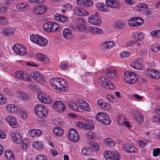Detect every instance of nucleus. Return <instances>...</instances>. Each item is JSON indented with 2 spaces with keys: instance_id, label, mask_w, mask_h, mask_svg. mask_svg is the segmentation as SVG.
I'll return each mask as SVG.
<instances>
[{
  "instance_id": "a18cd8bd",
  "label": "nucleus",
  "mask_w": 160,
  "mask_h": 160,
  "mask_svg": "<svg viewBox=\"0 0 160 160\" xmlns=\"http://www.w3.org/2000/svg\"><path fill=\"white\" fill-rule=\"evenodd\" d=\"M106 74L109 78L112 79L114 78V75L116 74V71H113V72L110 70H108L106 71Z\"/></svg>"
},
{
  "instance_id": "6e6552de",
  "label": "nucleus",
  "mask_w": 160,
  "mask_h": 160,
  "mask_svg": "<svg viewBox=\"0 0 160 160\" xmlns=\"http://www.w3.org/2000/svg\"><path fill=\"white\" fill-rule=\"evenodd\" d=\"M78 24L76 26L78 29L80 31H82L84 30L87 31V28H86V24L85 22L80 18H78Z\"/></svg>"
},
{
  "instance_id": "c85d7f7f",
  "label": "nucleus",
  "mask_w": 160,
  "mask_h": 160,
  "mask_svg": "<svg viewBox=\"0 0 160 160\" xmlns=\"http://www.w3.org/2000/svg\"><path fill=\"white\" fill-rule=\"evenodd\" d=\"M97 104L99 107L104 109L108 110L109 108L107 103L104 102L102 99H99L98 100Z\"/></svg>"
},
{
  "instance_id": "bb28decb",
  "label": "nucleus",
  "mask_w": 160,
  "mask_h": 160,
  "mask_svg": "<svg viewBox=\"0 0 160 160\" xmlns=\"http://www.w3.org/2000/svg\"><path fill=\"white\" fill-rule=\"evenodd\" d=\"M52 22H47L43 25V28L45 31L47 32H52Z\"/></svg>"
},
{
  "instance_id": "a211bd4d",
  "label": "nucleus",
  "mask_w": 160,
  "mask_h": 160,
  "mask_svg": "<svg viewBox=\"0 0 160 160\" xmlns=\"http://www.w3.org/2000/svg\"><path fill=\"white\" fill-rule=\"evenodd\" d=\"M109 80L108 81V79L104 77H102L98 81V82L103 87L106 88H107V86H109Z\"/></svg>"
},
{
  "instance_id": "2f4dec72",
  "label": "nucleus",
  "mask_w": 160,
  "mask_h": 160,
  "mask_svg": "<svg viewBox=\"0 0 160 160\" xmlns=\"http://www.w3.org/2000/svg\"><path fill=\"white\" fill-rule=\"evenodd\" d=\"M136 9L138 11H145L148 8L147 5L146 4L141 3L137 5L135 7Z\"/></svg>"
},
{
  "instance_id": "4c0bfd02",
  "label": "nucleus",
  "mask_w": 160,
  "mask_h": 160,
  "mask_svg": "<svg viewBox=\"0 0 160 160\" xmlns=\"http://www.w3.org/2000/svg\"><path fill=\"white\" fill-rule=\"evenodd\" d=\"M106 115L105 113L99 112L97 114L96 118L100 123L102 122V120L104 119V118Z\"/></svg>"
},
{
  "instance_id": "bf43d9fd",
  "label": "nucleus",
  "mask_w": 160,
  "mask_h": 160,
  "mask_svg": "<svg viewBox=\"0 0 160 160\" xmlns=\"http://www.w3.org/2000/svg\"><path fill=\"white\" fill-rule=\"evenodd\" d=\"M84 128H85V129H93L95 127L92 124L85 123Z\"/></svg>"
},
{
  "instance_id": "774afa93",
  "label": "nucleus",
  "mask_w": 160,
  "mask_h": 160,
  "mask_svg": "<svg viewBox=\"0 0 160 160\" xmlns=\"http://www.w3.org/2000/svg\"><path fill=\"white\" fill-rule=\"evenodd\" d=\"M120 56L123 58H126L128 57L130 55V53L129 52H127L124 51L120 53Z\"/></svg>"
},
{
  "instance_id": "338daca9",
  "label": "nucleus",
  "mask_w": 160,
  "mask_h": 160,
  "mask_svg": "<svg viewBox=\"0 0 160 160\" xmlns=\"http://www.w3.org/2000/svg\"><path fill=\"white\" fill-rule=\"evenodd\" d=\"M115 27L118 28H122L124 27V24L121 22H117L115 24Z\"/></svg>"
},
{
  "instance_id": "09e8293b",
  "label": "nucleus",
  "mask_w": 160,
  "mask_h": 160,
  "mask_svg": "<svg viewBox=\"0 0 160 160\" xmlns=\"http://www.w3.org/2000/svg\"><path fill=\"white\" fill-rule=\"evenodd\" d=\"M8 20L4 17H0V24L2 25H6L9 24Z\"/></svg>"
},
{
  "instance_id": "6ab92c4d",
  "label": "nucleus",
  "mask_w": 160,
  "mask_h": 160,
  "mask_svg": "<svg viewBox=\"0 0 160 160\" xmlns=\"http://www.w3.org/2000/svg\"><path fill=\"white\" fill-rule=\"evenodd\" d=\"M6 109L7 111L10 113L17 112L18 110V108L13 104L8 105L6 107Z\"/></svg>"
},
{
  "instance_id": "680f3d73",
  "label": "nucleus",
  "mask_w": 160,
  "mask_h": 160,
  "mask_svg": "<svg viewBox=\"0 0 160 160\" xmlns=\"http://www.w3.org/2000/svg\"><path fill=\"white\" fill-rule=\"evenodd\" d=\"M33 133H34V135H36L37 137H38L41 135L42 132L39 129H35L33 130Z\"/></svg>"
},
{
  "instance_id": "8fccbe9b",
  "label": "nucleus",
  "mask_w": 160,
  "mask_h": 160,
  "mask_svg": "<svg viewBox=\"0 0 160 160\" xmlns=\"http://www.w3.org/2000/svg\"><path fill=\"white\" fill-rule=\"evenodd\" d=\"M105 143L107 145L111 146H114V143L110 138H107L105 139Z\"/></svg>"
},
{
  "instance_id": "864d4df0",
  "label": "nucleus",
  "mask_w": 160,
  "mask_h": 160,
  "mask_svg": "<svg viewBox=\"0 0 160 160\" xmlns=\"http://www.w3.org/2000/svg\"><path fill=\"white\" fill-rule=\"evenodd\" d=\"M128 24L130 26L132 27H136L135 21V17L132 18L131 19H130L128 21Z\"/></svg>"
},
{
  "instance_id": "79ce46f5",
  "label": "nucleus",
  "mask_w": 160,
  "mask_h": 160,
  "mask_svg": "<svg viewBox=\"0 0 160 160\" xmlns=\"http://www.w3.org/2000/svg\"><path fill=\"white\" fill-rule=\"evenodd\" d=\"M80 110L82 111V112L83 110L89 112L91 110V108L89 105L88 103H86V105H82L80 104Z\"/></svg>"
},
{
  "instance_id": "c756f323",
  "label": "nucleus",
  "mask_w": 160,
  "mask_h": 160,
  "mask_svg": "<svg viewBox=\"0 0 160 160\" xmlns=\"http://www.w3.org/2000/svg\"><path fill=\"white\" fill-rule=\"evenodd\" d=\"M92 150L88 147H85L83 148L82 151V154L85 156H88L92 154Z\"/></svg>"
},
{
  "instance_id": "0e129e2a",
  "label": "nucleus",
  "mask_w": 160,
  "mask_h": 160,
  "mask_svg": "<svg viewBox=\"0 0 160 160\" xmlns=\"http://www.w3.org/2000/svg\"><path fill=\"white\" fill-rule=\"evenodd\" d=\"M36 159V160H47V158L43 155H39L37 156Z\"/></svg>"
},
{
  "instance_id": "3c124183",
  "label": "nucleus",
  "mask_w": 160,
  "mask_h": 160,
  "mask_svg": "<svg viewBox=\"0 0 160 160\" xmlns=\"http://www.w3.org/2000/svg\"><path fill=\"white\" fill-rule=\"evenodd\" d=\"M84 2L83 3V7H91L93 5V2L89 0H84Z\"/></svg>"
},
{
  "instance_id": "58836bf2",
  "label": "nucleus",
  "mask_w": 160,
  "mask_h": 160,
  "mask_svg": "<svg viewBox=\"0 0 160 160\" xmlns=\"http://www.w3.org/2000/svg\"><path fill=\"white\" fill-rule=\"evenodd\" d=\"M28 5L25 2H20L17 3L16 5V7L18 9L21 8L22 10L24 11V10L26 9V8L28 7Z\"/></svg>"
},
{
  "instance_id": "aec40b11",
  "label": "nucleus",
  "mask_w": 160,
  "mask_h": 160,
  "mask_svg": "<svg viewBox=\"0 0 160 160\" xmlns=\"http://www.w3.org/2000/svg\"><path fill=\"white\" fill-rule=\"evenodd\" d=\"M55 18L56 20L62 23L66 22L68 20V18L66 16L59 14L55 15Z\"/></svg>"
},
{
  "instance_id": "ea45409f",
  "label": "nucleus",
  "mask_w": 160,
  "mask_h": 160,
  "mask_svg": "<svg viewBox=\"0 0 160 160\" xmlns=\"http://www.w3.org/2000/svg\"><path fill=\"white\" fill-rule=\"evenodd\" d=\"M40 37L41 36L38 35L32 34L30 36V40L32 42L37 44Z\"/></svg>"
},
{
  "instance_id": "b1692460",
  "label": "nucleus",
  "mask_w": 160,
  "mask_h": 160,
  "mask_svg": "<svg viewBox=\"0 0 160 160\" xmlns=\"http://www.w3.org/2000/svg\"><path fill=\"white\" fill-rule=\"evenodd\" d=\"M130 65L132 67L137 70H140L142 68V65L138 61L132 62Z\"/></svg>"
},
{
  "instance_id": "052dcab7",
  "label": "nucleus",
  "mask_w": 160,
  "mask_h": 160,
  "mask_svg": "<svg viewBox=\"0 0 160 160\" xmlns=\"http://www.w3.org/2000/svg\"><path fill=\"white\" fill-rule=\"evenodd\" d=\"M120 6V4L117 1L113 0L111 8H118Z\"/></svg>"
},
{
  "instance_id": "a19ab883",
  "label": "nucleus",
  "mask_w": 160,
  "mask_h": 160,
  "mask_svg": "<svg viewBox=\"0 0 160 160\" xmlns=\"http://www.w3.org/2000/svg\"><path fill=\"white\" fill-rule=\"evenodd\" d=\"M136 27H139L143 23V19L140 17H135Z\"/></svg>"
},
{
  "instance_id": "412c9836",
  "label": "nucleus",
  "mask_w": 160,
  "mask_h": 160,
  "mask_svg": "<svg viewBox=\"0 0 160 160\" xmlns=\"http://www.w3.org/2000/svg\"><path fill=\"white\" fill-rule=\"evenodd\" d=\"M17 95L18 97L23 100H25L27 99L30 98V97L28 94L22 92L21 91H17Z\"/></svg>"
},
{
  "instance_id": "393cba45",
  "label": "nucleus",
  "mask_w": 160,
  "mask_h": 160,
  "mask_svg": "<svg viewBox=\"0 0 160 160\" xmlns=\"http://www.w3.org/2000/svg\"><path fill=\"white\" fill-rule=\"evenodd\" d=\"M87 30L88 32H93L94 33L100 34L102 33V30L95 27L88 28H87Z\"/></svg>"
},
{
  "instance_id": "5fc2aeb1",
  "label": "nucleus",
  "mask_w": 160,
  "mask_h": 160,
  "mask_svg": "<svg viewBox=\"0 0 160 160\" xmlns=\"http://www.w3.org/2000/svg\"><path fill=\"white\" fill-rule=\"evenodd\" d=\"M52 32L57 31L59 29V26L56 23L52 22Z\"/></svg>"
},
{
  "instance_id": "4468645a",
  "label": "nucleus",
  "mask_w": 160,
  "mask_h": 160,
  "mask_svg": "<svg viewBox=\"0 0 160 160\" xmlns=\"http://www.w3.org/2000/svg\"><path fill=\"white\" fill-rule=\"evenodd\" d=\"M12 139L17 144L20 143L22 142V138L20 134L18 132H14L11 135Z\"/></svg>"
},
{
  "instance_id": "de8ad7c7",
  "label": "nucleus",
  "mask_w": 160,
  "mask_h": 160,
  "mask_svg": "<svg viewBox=\"0 0 160 160\" xmlns=\"http://www.w3.org/2000/svg\"><path fill=\"white\" fill-rule=\"evenodd\" d=\"M113 154L110 151H107L104 154V156L107 160H111L112 158Z\"/></svg>"
},
{
  "instance_id": "ddd939ff",
  "label": "nucleus",
  "mask_w": 160,
  "mask_h": 160,
  "mask_svg": "<svg viewBox=\"0 0 160 160\" xmlns=\"http://www.w3.org/2000/svg\"><path fill=\"white\" fill-rule=\"evenodd\" d=\"M125 150L128 152H138L137 149L130 144L126 143L124 146Z\"/></svg>"
},
{
  "instance_id": "0eeeda50",
  "label": "nucleus",
  "mask_w": 160,
  "mask_h": 160,
  "mask_svg": "<svg viewBox=\"0 0 160 160\" xmlns=\"http://www.w3.org/2000/svg\"><path fill=\"white\" fill-rule=\"evenodd\" d=\"M47 7L44 6H38L33 8V11L36 15H41L47 11Z\"/></svg>"
},
{
  "instance_id": "49530a36",
  "label": "nucleus",
  "mask_w": 160,
  "mask_h": 160,
  "mask_svg": "<svg viewBox=\"0 0 160 160\" xmlns=\"http://www.w3.org/2000/svg\"><path fill=\"white\" fill-rule=\"evenodd\" d=\"M151 35L155 38L160 37V30H154L151 32Z\"/></svg>"
},
{
  "instance_id": "c9c22d12",
  "label": "nucleus",
  "mask_w": 160,
  "mask_h": 160,
  "mask_svg": "<svg viewBox=\"0 0 160 160\" xmlns=\"http://www.w3.org/2000/svg\"><path fill=\"white\" fill-rule=\"evenodd\" d=\"M134 36V39L137 41H142L144 38V36L143 33L142 32L140 33H136Z\"/></svg>"
},
{
  "instance_id": "f704fd0d",
  "label": "nucleus",
  "mask_w": 160,
  "mask_h": 160,
  "mask_svg": "<svg viewBox=\"0 0 160 160\" xmlns=\"http://www.w3.org/2000/svg\"><path fill=\"white\" fill-rule=\"evenodd\" d=\"M31 75L34 79H36L38 81L41 80L42 78V77L40 75V73L37 71L32 72Z\"/></svg>"
},
{
  "instance_id": "dca6fc26",
  "label": "nucleus",
  "mask_w": 160,
  "mask_h": 160,
  "mask_svg": "<svg viewBox=\"0 0 160 160\" xmlns=\"http://www.w3.org/2000/svg\"><path fill=\"white\" fill-rule=\"evenodd\" d=\"M74 13L80 16H86L88 14V12L84 9L81 8H76L74 10Z\"/></svg>"
},
{
  "instance_id": "9d476101",
  "label": "nucleus",
  "mask_w": 160,
  "mask_h": 160,
  "mask_svg": "<svg viewBox=\"0 0 160 160\" xmlns=\"http://www.w3.org/2000/svg\"><path fill=\"white\" fill-rule=\"evenodd\" d=\"M54 109L57 111H63L65 109V106L63 103L61 101H57L55 102L54 104Z\"/></svg>"
},
{
  "instance_id": "4d7b16f0",
  "label": "nucleus",
  "mask_w": 160,
  "mask_h": 160,
  "mask_svg": "<svg viewBox=\"0 0 160 160\" xmlns=\"http://www.w3.org/2000/svg\"><path fill=\"white\" fill-rule=\"evenodd\" d=\"M121 158V156L118 152H115L113 154L112 159L114 160H119Z\"/></svg>"
},
{
  "instance_id": "e433bc0d",
  "label": "nucleus",
  "mask_w": 160,
  "mask_h": 160,
  "mask_svg": "<svg viewBox=\"0 0 160 160\" xmlns=\"http://www.w3.org/2000/svg\"><path fill=\"white\" fill-rule=\"evenodd\" d=\"M102 122L100 123L103 125H108L111 123V120L108 115L107 114L104 118V119L102 120Z\"/></svg>"
},
{
  "instance_id": "7c9ffc66",
  "label": "nucleus",
  "mask_w": 160,
  "mask_h": 160,
  "mask_svg": "<svg viewBox=\"0 0 160 160\" xmlns=\"http://www.w3.org/2000/svg\"><path fill=\"white\" fill-rule=\"evenodd\" d=\"M47 43V40L46 38L41 36L39 39L38 42L37 44H38L41 46L44 47L46 46Z\"/></svg>"
},
{
  "instance_id": "473e14b6",
  "label": "nucleus",
  "mask_w": 160,
  "mask_h": 160,
  "mask_svg": "<svg viewBox=\"0 0 160 160\" xmlns=\"http://www.w3.org/2000/svg\"><path fill=\"white\" fill-rule=\"evenodd\" d=\"M14 29L12 28H7L3 31V33L7 36L12 35L14 32Z\"/></svg>"
},
{
  "instance_id": "f257e3e1",
  "label": "nucleus",
  "mask_w": 160,
  "mask_h": 160,
  "mask_svg": "<svg viewBox=\"0 0 160 160\" xmlns=\"http://www.w3.org/2000/svg\"><path fill=\"white\" fill-rule=\"evenodd\" d=\"M50 84L54 89L60 91H66L68 88V85L63 78H54L51 80Z\"/></svg>"
},
{
  "instance_id": "c03bdc74",
  "label": "nucleus",
  "mask_w": 160,
  "mask_h": 160,
  "mask_svg": "<svg viewBox=\"0 0 160 160\" xmlns=\"http://www.w3.org/2000/svg\"><path fill=\"white\" fill-rule=\"evenodd\" d=\"M86 138L89 140L92 141L95 136L94 133L91 132H88L86 134Z\"/></svg>"
},
{
  "instance_id": "39448f33",
  "label": "nucleus",
  "mask_w": 160,
  "mask_h": 160,
  "mask_svg": "<svg viewBox=\"0 0 160 160\" xmlns=\"http://www.w3.org/2000/svg\"><path fill=\"white\" fill-rule=\"evenodd\" d=\"M88 21L90 23L94 25H99L102 22L101 19H99V17L97 12L90 16L88 18Z\"/></svg>"
},
{
  "instance_id": "5701e85b",
  "label": "nucleus",
  "mask_w": 160,
  "mask_h": 160,
  "mask_svg": "<svg viewBox=\"0 0 160 160\" xmlns=\"http://www.w3.org/2000/svg\"><path fill=\"white\" fill-rule=\"evenodd\" d=\"M4 155L8 160H15L14 154L11 150H6L4 152Z\"/></svg>"
},
{
  "instance_id": "f03ea898",
  "label": "nucleus",
  "mask_w": 160,
  "mask_h": 160,
  "mask_svg": "<svg viewBox=\"0 0 160 160\" xmlns=\"http://www.w3.org/2000/svg\"><path fill=\"white\" fill-rule=\"evenodd\" d=\"M125 81L129 84L134 83L137 80L138 77L134 72L127 71L124 73Z\"/></svg>"
},
{
  "instance_id": "7ed1b4c3",
  "label": "nucleus",
  "mask_w": 160,
  "mask_h": 160,
  "mask_svg": "<svg viewBox=\"0 0 160 160\" xmlns=\"http://www.w3.org/2000/svg\"><path fill=\"white\" fill-rule=\"evenodd\" d=\"M68 139L72 142H76L79 139V137L76 129L73 128H71L68 132Z\"/></svg>"
},
{
  "instance_id": "69168bd1",
  "label": "nucleus",
  "mask_w": 160,
  "mask_h": 160,
  "mask_svg": "<svg viewBox=\"0 0 160 160\" xmlns=\"http://www.w3.org/2000/svg\"><path fill=\"white\" fill-rule=\"evenodd\" d=\"M17 75L18 77L21 78H24L25 75L23 74V72L21 71H18L17 72Z\"/></svg>"
},
{
  "instance_id": "9b49d317",
  "label": "nucleus",
  "mask_w": 160,
  "mask_h": 160,
  "mask_svg": "<svg viewBox=\"0 0 160 160\" xmlns=\"http://www.w3.org/2000/svg\"><path fill=\"white\" fill-rule=\"evenodd\" d=\"M37 98L40 101L45 103L49 104L51 102L49 97H46L42 93L38 94L37 95Z\"/></svg>"
},
{
  "instance_id": "1a4fd4ad",
  "label": "nucleus",
  "mask_w": 160,
  "mask_h": 160,
  "mask_svg": "<svg viewBox=\"0 0 160 160\" xmlns=\"http://www.w3.org/2000/svg\"><path fill=\"white\" fill-rule=\"evenodd\" d=\"M146 74L149 77L156 79L160 78V72L155 69H151L148 70Z\"/></svg>"
},
{
  "instance_id": "13d9d810",
  "label": "nucleus",
  "mask_w": 160,
  "mask_h": 160,
  "mask_svg": "<svg viewBox=\"0 0 160 160\" xmlns=\"http://www.w3.org/2000/svg\"><path fill=\"white\" fill-rule=\"evenodd\" d=\"M41 112L42 114V118L44 116H46L47 115L48 112V110L47 108H45L44 106H42V107Z\"/></svg>"
},
{
  "instance_id": "6e6d98bb",
  "label": "nucleus",
  "mask_w": 160,
  "mask_h": 160,
  "mask_svg": "<svg viewBox=\"0 0 160 160\" xmlns=\"http://www.w3.org/2000/svg\"><path fill=\"white\" fill-rule=\"evenodd\" d=\"M151 50L152 52H156L159 50L160 51V45L158 46L156 45H154L151 47Z\"/></svg>"
},
{
  "instance_id": "4be33fe9",
  "label": "nucleus",
  "mask_w": 160,
  "mask_h": 160,
  "mask_svg": "<svg viewBox=\"0 0 160 160\" xmlns=\"http://www.w3.org/2000/svg\"><path fill=\"white\" fill-rule=\"evenodd\" d=\"M42 106L40 105H37L35 108L34 112L38 117L42 118V114L41 112Z\"/></svg>"
},
{
  "instance_id": "f8f14e48",
  "label": "nucleus",
  "mask_w": 160,
  "mask_h": 160,
  "mask_svg": "<svg viewBox=\"0 0 160 160\" xmlns=\"http://www.w3.org/2000/svg\"><path fill=\"white\" fill-rule=\"evenodd\" d=\"M6 120L12 127L16 128L18 126V123L15 118L13 116H9L6 118Z\"/></svg>"
},
{
  "instance_id": "f3484780",
  "label": "nucleus",
  "mask_w": 160,
  "mask_h": 160,
  "mask_svg": "<svg viewBox=\"0 0 160 160\" xmlns=\"http://www.w3.org/2000/svg\"><path fill=\"white\" fill-rule=\"evenodd\" d=\"M133 116L134 119L136 122L140 123L143 122L142 116L138 111H135Z\"/></svg>"
},
{
  "instance_id": "423d86ee",
  "label": "nucleus",
  "mask_w": 160,
  "mask_h": 160,
  "mask_svg": "<svg viewBox=\"0 0 160 160\" xmlns=\"http://www.w3.org/2000/svg\"><path fill=\"white\" fill-rule=\"evenodd\" d=\"M83 102L85 103V101L81 100H78V101L77 102V103H75L73 102H71L69 103V106L71 109L75 111L82 112V111L80 110V106L81 104H82Z\"/></svg>"
},
{
  "instance_id": "2eb2a0df",
  "label": "nucleus",
  "mask_w": 160,
  "mask_h": 160,
  "mask_svg": "<svg viewBox=\"0 0 160 160\" xmlns=\"http://www.w3.org/2000/svg\"><path fill=\"white\" fill-rule=\"evenodd\" d=\"M72 32L71 30L68 28H64L62 31V35L66 39H69L72 37Z\"/></svg>"
},
{
  "instance_id": "cd10ccee",
  "label": "nucleus",
  "mask_w": 160,
  "mask_h": 160,
  "mask_svg": "<svg viewBox=\"0 0 160 160\" xmlns=\"http://www.w3.org/2000/svg\"><path fill=\"white\" fill-rule=\"evenodd\" d=\"M36 56L38 58V60L40 62H46L48 61V58L43 54L40 53H37Z\"/></svg>"
},
{
  "instance_id": "a878e982",
  "label": "nucleus",
  "mask_w": 160,
  "mask_h": 160,
  "mask_svg": "<svg viewBox=\"0 0 160 160\" xmlns=\"http://www.w3.org/2000/svg\"><path fill=\"white\" fill-rule=\"evenodd\" d=\"M53 132L55 135L59 137L62 136L64 133V131L63 129L61 128L58 127H55L53 130Z\"/></svg>"
},
{
  "instance_id": "72a5a7b5",
  "label": "nucleus",
  "mask_w": 160,
  "mask_h": 160,
  "mask_svg": "<svg viewBox=\"0 0 160 160\" xmlns=\"http://www.w3.org/2000/svg\"><path fill=\"white\" fill-rule=\"evenodd\" d=\"M33 146L38 150H42L43 148V145L41 142L35 141L33 142Z\"/></svg>"
},
{
  "instance_id": "e2e57ef3",
  "label": "nucleus",
  "mask_w": 160,
  "mask_h": 160,
  "mask_svg": "<svg viewBox=\"0 0 160 160\" xmlns=\"http://www.w3.org/2000/svg\"><path fill=\"white\" fill-rule=\"evenodd\" d=\"M160 153V149L158 148L154 149L153 151V155L154 156L156 157L158 156Z\"/></svg>"
},
{
  "instance_id": "603ef678",
  "label": "nucleus",
  "mask_w": 160,
  "mask_h": 160,
  "mask_svg": "<svg viewBox=\"0 0 160 160\" xmlns=\"http://www.w3.org/2000/svg\"><path fill=\"white\" fill-rule=\"evenodd\" d=\"M90 145L92 149L94 151H98L100 148L99 144L96 142L91 143Z\"/></svg>"
},
{
  "instance_id": "20e7f679",
  "label": "nucleus",
  "mask_w": 160,
  "mask_h": 160,
  "mask_svg": "<svg viewBox=\"0 0 160 160\" xmlns=\"http://www.w3.org/2000/svg\"><path fill=\"white\" fill-rule=\"evenodd\" d=\"M12 48L14 52L19 55H23L26 53V48L22 45L16 44Z\"/></svg>"
},
{
  "instance_id": "37998d69",
  "label": "nucleus",
  "mask_w": 160,
  "mask_h": 160,
  "mask_svg": "<svg viewBox=\"0 0 160 160\" xmlns=\"http://www.w3.org/2000/svg\"><path fill=\"white\" fill-rule=\"evenodd\" d=\"M19 112L22 118H25L28 115L26 111L23 108H20L18 109Z\"/></svg>"
}]
</instances>
